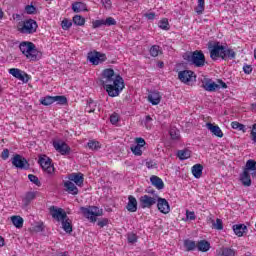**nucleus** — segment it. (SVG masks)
<instances>
[{
    "label": "nucleus",
    "instance_id": "1",
    "mask_svg": "<svg viewBox=\"0 0 256 256\" xmlns=\"http://www.w3.org/2000/svg\"><path fill=\"white\" fill-rule=\"evenodd\" d=\"M101 85L106 89L109 97H119L121 91L125 89V81L115 70L111 68L104 69L100 79Z\"/></svg>",
    "mask_w": 256,
    "mask_h": 256
},
{
    "label": "nucleus",
    "instance_id": "2",
    "mask_svg": "<svg viewBox=\"0 0 256 256\" xmlns=\"http://www.w3.org/2000/svg\"><path fill=\"white\" fill-rule=\"evenodd\" d=\"M208 51L212 61H217L218 59L227 61V59L231 60L237 57V53H235L233 49L227 48V46H224L221 42H209Z\"/></svg>",
    "mask_w": 256,
    "mask_h": 256
},
{
    "label": "nucleus",
    "instance_id": "3",
    "mask_svg": "<svg viewBox=\"0 0 256 256\" xmlns=\"http://www.w3.org/2000/svg\"><path fill=\"white\" fill-rule=\"evenodd\" d=\"M182 57L188 65H193L194 67H205V54L201 50L185 52Z\"/></svg>",
    "mask_w": 256,
    "mask_h": 256
},
{
    "label": "nucleus",
    "instance_id": "4",
    "mask_svg": "<svg viewBox=\"0 0 256 256\" xmlns=\"http://www.w3.org/2000/svg\"><path fill=\"white\" fill-rule=\"evenodd\" d=\"M19 49L22 55H25L31 61H39L41 59V54L33 42H21Z\"/></svg>",
    "mask_w": 256,
    "mask_h": 256
},
{
    "label": "nucleus",
    "instance_id": "5",
    "mask_svg": "<svg viewBox=\"0 0 256 256\" xmlns=\"http://www.w3.org/2000/svg\"><path fill=\"white\" fill-rule=\"evenodd\" d=\"M38 28L39 25L37 24V21L30 18L19 23L18 31L23 35H33V33H37Z\"/></svg>",
    "mask_w": 256,
    "mask_h": 256
},
{
    "label": "nucleus",
    "instance_id": "6",
    "mask_svg": "<svg viewBox=\"0 0 256 256\" xmlns=\"http://www.w3.org/2000/svg\"><path fill=\"white\" fill-rule=\"evenodd\" d=\"M80 211L82 215L92 223L97 221V217H101L103 215V209H99L97 206L81 207Z\"/></svg>",
    "mask_w": 256,
    "mask_h": 256
},
{
    "label": "nucleus",
    "instance_id": "7",
    "mask_svg": "<svg viewBox=\"0 0 256 256\" xmlns=\"http://www.w3.org/2000/svg\"><path fill=\"white\" fill-rule=\"evenodd\" d=\"M38 164L43 169V171H45V173H48V175H53L55 173L53 160H51V158H49L47 155L40 154L38 156Z\"/></svg>",
    "mask_w": 256,
    "mask_h": 256
},
{
    "label": "nucleus",
    "instance_id": "8",
    "mask_svg": "<svg viewBox=\"0 0 256 256\" xmlns=\"http://www.w3.org/2000/svg\"><path fill=\"white\" fill-rule=\"evenodd\" d=\"M41 105L48 107L53 105V103H58V105H67V97L65 96H45L40 100Z\"/></svg>",
    "mask_w": 256,
    "mask_h": 256
},
{
    "label": "nucleus",
    "instance_id": "9",
    "mask_svg": "<svg viewBox=\"0 0 256 256\" xmlns=\"http://www.w3.org/2000/svg\"><path fill=\"white\" fill-rule=\"evenodd\" d=\"M158 194H154V196L143 195L139 198V203L141 209H151L153 205L157 203Z\"/></svg>",
    "mask_w": 256,
    "mask_h": 256
},
{
    "label": "nucleus",
    "instance_id": "10",
    "mask_svg": "<svg viewBox=\"0 0 256 256\" xmlns=\"http://www.w3.org/2000/svg\"><path fill=\"white\" fill-rule=\"evenodd\" d=\"M87 60L92 63V65H100V63H105L107 61V56L101 52H89L87 55Z\"/></svg>",
    "mask_w": 256,
    "mask_h": 256
},
{
    "label": "nucleus",
    "instance_id": "11",
    "mask_svg": "<svg viewBox=\"0 0 256 256\" xmlns=\"http://www.w3.org/2000/svg\"><path fill=\"white\" fill-rule=\"evenodd\" d=\"M12 165L16 167V169H29V162L27 159L19 154H16L11 159Z\"/></svg>",
    "mask_w": 256,
    "mask_h": 256
},
{
    "label": "nucleus",
    "instance_id": "12",
    "mask_svg": "<svg viewBox=\"0 0 256 256\" xmlns=\"http://www.w3.org/2000/svg\"><path fill=\"white\" fill-rule=\"evenodd\" d=\"M49 211L52 218L58 221V223L62 222L64 219H67V212H65L63 208H57V206H51L49 208Z\"/></svg>",
    "mask_w": 256,
    "mask_h": 256
},
{
    "label": "nucleus",
    "instance_id": "13",
    "mask_svg": "<svg viewBox=\"0 0 256 256\" xmlns=\"http://www.w3.org/2000/svg\"><path fill=\"white\" fill-rule=\"evenodd\" d=\"M53 147L58 153H60V155H69L71 153V147H69L64 141H54Z\"/></svg>",
    "mask_w": 256,
    "mask_h": 256
},
{
    "label": "nucleus",
    "instance_id": "14",
    "mask_svg": "<svg viewBox=\"0 0 256 256\" xmlns=\"http://www.w3.org/2000/svg\"><path fill=\"white\" fill-rule=\"evenodd\" d=\"M10 75L22 81V83H29V74L23 72L19 68H11L9 69Z\"/></svg>",
    "mask_w": 256,
    "mask_h": 256
},
{
    "label": "nucleus",
    "instance_id": "15",
    "mask_svg": "<svg viewBox=\"0 0 256 256\" xmlns=\"http://www.w3.org/2000/svg\"><path fill=\"white\" fill-rule=\"evenodd\" d=\"M195 78V72L191 70H183L178 73V79H180L182 83H191L195 81Z\"/></svg>",
    "mask_w": 256,
    "mask_h": 256
},
{
    "label": "nucleus",
    "instance_id": "16",
    "mask_svg": "<svg viewBox=\"0 0 256 256\" xmlns=\"http://www.w3.org/2000/svg\"><path fill=\"white\" fill-rule=\"evenodd\" d=\"M157 203V209L160 211V213H163L164 215H167L171 211V206L169 205V202L165 198H161L158 196L156 199Z\"/></svg>",
    "mask_w": 256,
    "mask_h": 256
},
{
    "label": "nucleus",
    "instance_id": "17",
    "mask_svg": "<svg viewBox=\"0 0 256 256\" xmlns=\"http://www.w3.org/2000/svg\"><path fill=\"white\" fill-rule=\"evenodd\" d=\"M68 179L71 181V183H75V185L78 187H83V183L85 181V177L81 172L69 174Z\"/></svg>",
    "mask_w": 256,
    "mask_h": 256
},
{
    "label": "nucleus",
    "instance_id": "18",
    "mask_svg": "<svg viewBox=\"0 0 256 256\" xmlns=\"http://www.w3.org/2000/svg\"><path fill=\"white\" fill-rule=\"evenodd\" d=\"M202 87L205 89V91H209L210 93H213V91H217V89L221 88L219 84L213 82L211 79L202 82Z\"/></svg>",
    "mask_w": 256,
    "mask_h": 256
},
{
    "label": "nucleus",
    "instance_id": "19",
    "mask_svg": "<svg viewBox=\"0 0 256 256\" xmlns=\"http://www.w3.org/2000/svg\"><path fill=\"white\" fill-rule=\"evenodd\" d=\"M207 130L210 131L215 137L223 138V131L221 128L211 122L206 123Z\"/></svg>",
    "mask_w": 256,
    "mask_h": 256
},
{
    "label": "nucleus",
    "instance_id": "20",
    "mask_svg": "<svg viewBox=\"0 0 256 256\" xmlns=\"http://www.w3.org/2000/svg\"><path fill=\"white\" fill-rule=\"evenodd\" d=\"M126 209L129 211V213H137V198H135L133 195L128 196Z\"/></svg>",
    "mask_w": 256,
    "mask_h": 256
},
{
    "label": "nucleus",
    "instance_id": "21",
    "mask_svg": "<svg viewBox=\"0 0 256 256\" xmlns=\"http://www.w3.org/2000/svg\"><path fill=\"white\" fill-rule=\"evenodd\" d=\"M64 187L65 191H67V193H70V195H79V188H77V186L73 182L69 180L65 181Z\"/></svg>",
    "mask_w": 256,
    "mask_h": 256
},
{
    "label": "nucleus",
    "instance_id": "22",
    "mask_svg": "<svg viewBox=\"0 0 256 256\" xmlns=\"http://www.w3.org/2000/svg\"><path fill=\"white\" fill-rule=\"evenodd\" d=\"M244 171L248 173L251 171V176L256 177V161L253 159L247 160Z\"/></svg>",
    "mask_w": 256,
    "mask_h": 256
},
{
    "label": "nucleus",
    "instance_id": "23",
    "mask_svg": "<svg viewBox=\"0 0 256 256\" xmlns=\"http://www.w3.org/2000/svg\"><path fill=\"white\" fill-rule=\"evenodd\" d=\"M148 101L152 105H159L161 103V94L158 91H152L148 95Z\"/></svg>",
    "mask_w": 256,
    "mask_h": 256
},
{
    "label": "nucleus",
    "instance_id": "24",
    "mask_svg": "<svg viewBox=\"0 0 256 256\" xmlns=\"http://www.w3.org/2000/svg\"><path fill=\"white\" fill-rule=\"evenodd\" d=\"M150 182L159 191H161V189H165V183L159 176H155V175L151 176Z\"/></svg>",
    "mask_w": 256,
    "mask_h": 256
},
{
    "label": "nucleus",
    "instance_id": "25",
    "mask_svg": "<svg viewBox=\"0 0 256 256\" xmlns=\"http://www.w3.org/2000/svg\"><path fill=\"white\" fill-rule=\"evenodd\" d=\"M240 181L244 187H251V174L243 170V173L240 174Z\"/></svg>",
    "mask_w": 256,
    "mask_h": 256
},
{
    "label": "nucleus",
    "instance_id": "26",
    "mask_svg": "<svg viewBox=\"0 0 256 256\" xmlns=\"http://www.w3.org/2000/svg\"><path fill=\"white\" fill-rule=\"evenodd\" d=\"M37 197H39V192L30 191L25 194L22 201H23L24 205H29V203H31V201H33Z\"/></svg>",
    "mask_w": 256,
    "mask_h": 256
},
{
    "label": "nucleus",
    "instance_id": "27",
    "mask_svg": "<svg viewBox=\"0 0 256 256\" xmlns=\"http://www.w3.org/2000/svg\"><path fill=\"white\" fill-rule=\"evenodd\" d=\"M62 223V229L65 231V233H73V225L71 219H69V216H66V219L61 221Z\"/></svg>",
    "mask_w": 256,
    "mask_h": 256
},
{
    "label": "nucleus",
    "instance_id": "28",
    "mask_svg": "<svg viewBox=\"0 0 256 256\" xmlns=\"http://www.w3.org/2000/svg\"><path fill=\"white\" fill-rule=\"evenodd\" d=\"M198 251H202V253H207L209 249H211V243L207 240H200L196 245Z\"/></svg>",
    "mask_w": 256,
    "mask_h": 256
},
{
    "label": "nucleus",
    "instance_id": "29",
    "mask_svg": "<svg viewBox=\"0 0 256 256\" xmlns=\"http://www.w3.org/2000/svg\"><path fill=\"white\" fill-rule=\"evenodd\" d=\"M191 171L195 179H201V176L203 175V165L195 164L194 166H192Z\"/></svg>",
    "mask_w": 256,
    "mask_h": 256
},
{
    "label": "nucleus",
    "instance_id": "30",
    "mask_svg": "<svg viewBox=\"0 0 256 256\" xmlns=\"http://www.w3.org/2000/svg\"><path fill=\"white\" fill-rule=\"evenodd\" d=\"M233 231L237 237H243V234L247 231V226L245 224H236L233 226Z\"/></svg>",
    "mask_w": 256,
    "mask_h": 256
},
{
    "label": "nucleus",
    "instance_id": "31",
    "mask_svg": "<svg viewBox=\"0 0 256 256\" xmlns=\"http://www.w3.org/2000/svg\"><path fill=\"white\" fill-rule=\"evenodd\" d=\"M72 11H74V13H81V11H87V4L83 2H74L72 4Z\"/></svg>",
    "mask_w": 256,
    "mask_h": 256
},
{
    "label": "nucleus",
    "instance_id": "32",
    "mask_svg": "<svg viewBox=\"0 0 256 256\" xmlns=\"http://www.w3.org/2000/svg\"><path fill=\"white\" fill-rule=\"evenodd\" d=\"M177 157L180 161H185V159H189L191 157V151L189 149L179 150L177 152Z\"/></svg>",
    "mask_w": 256,
    "mask_h": 256
},
{
    "label": "nucleus",
    "instance_id": "33",
    "mask_svg": "<svg viewBox=\"0 0 256 256\" xmlns=\"http://www.w3.org/2000/svg\"><path fill=\"white\" fill-rule=\"evenodd\" d=\"M97 109V102L93 101V99H89L87 101V106L85 108L86 113H95Z\"/></svg>",
    "mask_w": 256,
    "mask_h": 256
},
{
    "label": "nucleus",
    "instance_id": "34",
    "mask_svg": "<svg viewBox=\"0 0 256 256\" xmlns=\"http://www.w3.org/2000/svg\"><path fill=\"white\" fill-rule=\"evenodd\" d=\"M184 247L186 251H195V249H197V244L195 241L187 239L184 241Z\"/></svg>",
    "mask_w": 256,
    "mask_h": 256
},
{
    "label": "nucleus",
    "instance_id": "35",
    "mask_svg": "<svg viewBox=\"0 0 256 256\" xmlns=\"http://www.w3.org/2000/svg\"><path fill=\"white\" fill-rule=\"evenodd\" d=\"M217 256H235V250L231 248H222L218 253Z\"/></svg>",
    "mask_w": 256,
    "mask_h": 256
},
{
    "label": "nucleus",
    "instance_id": "36",
    "mask_svg": "<svg viewBox=\"0 0 256 256\" xmlns=\"http://www.w3.org/2000/svg\"><path fill=\"white\" fill-rule=\"evenodd\" d=\"M11 221L17 229H21V227H23V218L21 216H12Z\"/></svg>",
    "mask_w": 256,
    "mask_h": 256
},
{
    "label": "nucleus",
    "instance_id": "37",
    "mask_svg": "<svg viewBox=\"0 0 256 256\" xmlns=\"http://www.w3.org/2000/svg\"><path fill=\"white\" fill-rule=\"evenodd\" d=\"M198 4L195 7V11L197 15H203V12L205 11V0H197Z\"/></svg>",
    "mask_w": 256,
    "mask_h": 256
},
{
    "label": "nucleus",
    "instance_id": "38",
    "mask_svg": "<svg viewBox=\"0 0 256 256\" xmlns=\"http://www.w3.org/2000/svg\"><path fill=\"white\" fill-rule=\"evenodd\" d=\"M210 221L212 223L213 229H217L218 231H222V229H223V220L217 218L216 222H215V220L210 218Z\"/></svg>",
    "mask_w": 256,
    "mask_h": 256
},
{
    "label": "nucleus",
    "instance_id": "39",
    "mask_svg": "<svg viewBox=\"0 0 256 256\" xmlns=\"http://www.w3.org/2000/svg\"><path fill=\"white\" fill-rule=\"evenodd\" d=\"M231 127L232 129H238V131H242V133H247V128L245 127V125L237 121L232 122Z\"/></svg>",
    "mask_w": 256,
    "mask_h": 256
},
{
    "label": "nucleus",
    "instance_id": "40",
    "mask_svg": "<svg viewBox=\"0 0 256 256\" xmlns=\"http://www.w3.org/2000/svg\"><path fill=\"white\" fill-rule=\"evenodd\" d=\"M87 146L92 150V151H99L101 149V145L99 144V141L95 140H90L87 143Z\"/></svg>",
    "mask_w": 256,
    "mask_h": 256
},
{
    "label": "nucleus",
    "instance_id": "41",
    "mask_svg": "<svg viewBox=\"0 0 256 256\" xmlns=\"http://www.w3.org/2000/svg\"><path fill=\"white\" fill-rule=\"evenodd\" d=\"M149 52L151 57H159V53H161V47L159 45H153Z\"/></svg>",
    "mask_w": 256,
    "mask_h": 256
},
{
    "label": "nucleus",
    "instance_id": "42",
    "mask_svg": "<svg viewBox=\"0 0 256 256\" xmlns=\"http://www.w3.org/2000/svg\"><path fill=\"white\" fill-rule=\"evenodd\" d=\"M73 23H74V25H78L79 27H83V25H85V18H83L81 15H75L73 17Z\"/></svg>",
    "mask_w": 256,
    "mask_h": 256
},
{
    "label": "nucleus",
    "instance_id": "43",
    "mask_svg": "<svg viewBox=\"0 0 256 256\" xmlns=\"http://www.w3.org/2000/svg\"><path fill=\"white\" fill-rule=\"evenodd\" d=\"M158 27L160 29H163L164 31H169V20L167 18H164L158 22Z\"/></svg>",
    "mask_w": 256,
    "mask_h": 256
},
{
    "label": "nucleus",
    "instance_id": "44",
    "mask_svg": "<svg viewBox=\"0 0 256 256\" xmlns=\"http://www.w3.org/2000/svg\"><path fill=\"white\" fill-rule=\"evenodd\" d=\"M25 12L27 15H35L37 13V7L33 6V4L26 5Z\"/></svg>",
    "mask_w": 256,
    "mask_h": 256
},
{
    "label": "nucleus",
    "instance_id": "45",
    "mask_svg": "<svg viewBox=\"0 0 256 256\" xmlns=\"http://www.w3.org/2000/svg\"><path fill=\"white\" fill-rule=\"evenodd\" d=\"M132 153L138 157H141L143 155V150H141V146L133 145L130 147Z\"/></svg>",
    "mask_w": 256,
    "mask_h": 256
},
{
    "label": "nucleus",
    "instance_id": "46",
    "mask_svg": "<svg viewBox=\"0 0 256 256\" xmlns=\"http://www.w3.org/2000/svg\"><path fill=\"white\" fill-rule=\"evenodd\" d=\"M28 179L29 181H31V183H34V185H36L37 187H41V181H39V178L37 176L33 174H29Z\"/></svg>",
    "mask_w": 256,
    "mask_h": 256
},
{
    "label": "nucleus",
    "instance_id": "47",
    "mask_svg": "<svg viewBox=\"0 0 256 256\" xmlns=\"http://www.w3.org/2000/svg\"><path fill=\"white\" fill-rule=\"evenodd\" d=\"M169 133H170L171 139L175 141H177V139H179L180 137L179 130H177V128H171Z\"/></svg>",
    "mask_w": 256,
    "mask_h": 256
},
{
    "label": "nucleus",
    "instance_id": "48",
    "mask_svg": "<svg viewBox=\"0 0 256 256\" xmlns=\"http://www.w3.org/2000/svg\"><path fill=\"white\" fill-rule=\"evenodd\" d=\"M62 29H64V31H68V29H71V26L73 25V23L71 21H69L68 19H64L62 21Z\"/></svg>",
    "mask_w": 256,
    "mask_h": 256
},
{
    "label": "nucleus",
    "instance_id": "49",
    "mask_svg": "<svg viewBox=\"0 0 256 256\" xmlns=\"http://www.w3.org/2000/svg\"><path fill=\"white\" fill-rule=\"evenodd\" d=\"M104 25H106L107 27H111L112 25H117V21L114 20L113 17H108L106 18V20H104Z\"/></svg>",
    "mask_w": 256,
    "mask_h": 256
},
{
    "label": "nucleus",
    "instance_id": "50",
    "mask_svg": "<svg viewBox=\"0 0 256 256\" xmlns=\"http://www.w3.org/2000/svg\"><path fill=\"white\" fill-rule=\"evenodd\" d=\"M250 139L253 143H256V123L252 125V130L250 132Z\"/></svg>",
    "mask_w": 256,
    "mask_h": 256
},
{
    "label": "nucleus",
    "instance_id": "51",
    "mask_svg": "<svg viewBox=\"0 0 256 256\" xmlns=\"http://www.w3.org/2000/svg\"><path fill=\"white\" fill-rule=\"evenodd\" d=\"M110 123H112V125H117V123H119V114L113 113L110 116Z\"/></svg>",
    "mask_w": 256,
    "mask_h": 256
},
{
    "label": "nucleus",
    "instance_id": "52",
    "mask_svg": "<svg viewBox=\"0 0 256 256\" xmlns=\"http://www.w3.org/2000/svg\"><path fill=\"white\" fill-rule=\"evenodd\" d=\"M186 219H189L190 221H195V219H197V216L195 215V212L186 210Z\"/></svg>",
    "mask_w": 256,
    "mask_h": 256
},
{
    "label": "nucleus",
    "instance_id": "53",
    "mask_svg": "<svg viewBox=\"0 0 256 256\" xmlns=\"http://www.w3.org/2000/svg\"><path fill=\"white\" fill-rule=\"evenodd\" d=\"M94 29H98V27H103L105 25V20H96L92 23Z\"/></svg>",
    "mask_w": 256,
    "mask_h": 256
},
{
    "label": "nucleus",
    "instance_id": "54",
    "mask_svg": "<svg viewBox=\"0 0 256 256\" xmlns=\"http://www.w3.org/2000/svg\"><path fill=\"white\" fill-rule=\"evenodd\" d=\"M128 243H137V234L135 233H130L128 234Z\"/></svg>",
    "mask_w": 256,
    "mask_h": 256
},
{
    "label": "nucleus",
    "instance_id": "55",
    "mask_svg": "<svg viewBox=\"0 0 256 256\" xmlns=\"http://www.w3.org/2000/svg\"><path fill=\"white\" fill-rule=\"evenodd\" d=\"M1 159H3V161H7V159H9V149H4L1 153Z\"/></svg>",
    "mask_w": 256,
    "mask_h": 256
},
{
    "label": "nucleus",
    "instance_id": "56",
    "mask_svg": "<svg viewBox=\"0 0 256 256\" xmlns=\"http://www.w3.org/2000/svg\"><path fill=\"white\" fill-rule=\"evenodd\" d=\"M97 224L99 227H105L109 225V219L103 218L102 220H99Z\"/></svg>",
    "mask_w": 256,
    "mask_h": 256
},
{
    "label": "nucleus",
    "instance_id": "57",
    "mask_svg": "<svg viewBox=\"0 0 256 256\" xmlns=\"http://www.w3.org/2000/svg\"><path fill=\"white\" fill-rule=\"evenodd\" d=\"M243 71L246 73V75H250V73L253 71V67L251 65L245 64L243 66Z\"/></svg>",
    "mask_w": 256,
    "mask_h": 256
},
{
    "label": "nucleus",
    "instance_id": "58",
    "mask_svg": "<svg viewBox=\"0 0 256 256\" xmlns=\"http://www.w3.org/2000/svg\"><path fill=\"white\" fill-rule=\"evenodd\" d=\"M136 143L138 147H145L146 145L145 139L143 138H136Z\"/></svg>",
    "mask_w": 256,
    "mask_h": 256
},
{
    "label": "nucleus",
    "instance_id": "59",
    "mask_svg": "<svg viewBox=\"0 0 256 256\" xmlns=\"http://www.w3.org/2000/svg\"><path fill=\"white\" fill-rule=\"evenodd\" d=\"M144 17H146V19H148L149 21H153V19H155L156 17V14L155 12L145 13Z\"/></svg>",
    "mask_w": 256,
    "mask_h": 256
},
{
    "label": "nucleus",
    "instance_id": "60",
    "mask_svg": "<svg viewBox=\"0 0 256 256\" xmlns=\"http://www.w3.org/2000/svg\"><path fill=\"white\" fill-rule=\"evenodd\" d=\"M145 193H149L150 195H153V197H155V195H157V193L155 192V190L151 187H148L146 190H145Z\"/></svg>",
    "mask_w": 256,
    "mask_h": 256
},
{
    "label": "nucleus",
    "instance_id": "61",
    "mask_svg": "<svg viewBox=\"0 0 256 256\" xmlns=\"http://www.w3.org/2000/svg\"><path fill=\"white\" fill-rule=\"evenodd\" d=\"M52 256H69V252H67V251H65V252H57L56 254H54Z\"/></svg>",
    "mask_w": 256,
    "mask_h": 256
},
{
    "label": "nucleus",
    "instance_id": "62",
    "mask_svg": "<svg viewBox=\"0 0 256 256\" xmlns=\"http://www.w3.org/2000/svg\"><path fill=\"white\" fill-rule=\"evenodd\" d=\"M151 121H153V118H151L150 115L146 116V118H145V123H146V125H147L148 123H151Z\"/></svg>",
    "mask_w": 256,
    "mask_h": 256
},
{
    "label": "nucleus",
    "instance_id": "63",
    "mask_svg": "<svg viewBox=\"0 0 256 256\" xmlns=\"http://www.w3.org/2000/svg\"><path fill=\"white\" fill-rule=\"evenodd\" d=\"M218 82L220 83L222 89H227V84L223 82V80H219Z\"/></svg>",
    "mask_w": 256,
    "mask_h": 256
},
{
    "label": "nucleus",
    "instance_id": "64",
    "mask_svg": "<svg viewBox=\"0 0 256 256\" xmlns=\"http://www.w3.org/2000/svg\"><path fill=\"white\" fill-rule=\"evenodd\" d=\"M36 231H43V224L36 225Z\"/></svg>",
    "mask_w": 256,
    "mask_h": 256
}]
</instances>
